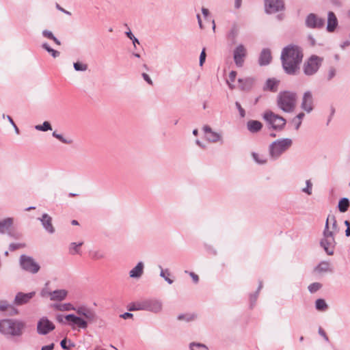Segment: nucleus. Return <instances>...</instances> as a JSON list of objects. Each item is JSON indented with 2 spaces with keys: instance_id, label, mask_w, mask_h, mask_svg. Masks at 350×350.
Wrapping results in <instances>:
<instances>
[{
  "instance_id": "f257e3e1",
  "label": "nucleus",
  "mask_w": 350,
  "mask_h": 350,
  "mask_svg": "<svg viewBox=\"0 0 350 350\" xmlns=\"http://www.w3.org/2000/svg\"><path fill=\"white\" fill-rule=\"evenodd\" d=\"M303 53L300 47L290 44L283 49L281 54L282 66L288 75H295L302 61Z\"/></svg>"
},
{
  "instance_id": "f03ea898",
  "label": "nucleus",
  "mask_w": 350,
  "mask_h": 350,
  "mask_svg": "<svg viewBox=\"0 0 350 350\" xmlns=\"http://www.w3.org/2000/svg\"><path fill=\"white\" fill-rule=\"evenodd\" d=\"M338 231L336 217L333 215H328L325 228L323 230V238L321 241V245L328 255H333L336 246L334 234Z\"/></svg>"
},
{
  "instance_id": "7ed1b4c3",
  "label": "nucleus",
  "mask_w": 350,
  "mask_h": 350,
  "mask_svg": "<svg viewBox=\"0 0 350 350\" xmlns=\"http://www.w3.org/2000/svg\"><path fill=\"white\" fill-rule=\"evenodd\" d=\"M26 323L16 319H6L0 321V333L8 338H19L26 329Z\"/></svg>"
},
{
  "instance_id": "20e7f679",
  "label": "nucleus",
  "mask_w": 350,
  "mask_h": 350,
  "mask_svg": "<svg viewBox=\"0 0 350 350\" xmlns=\"http://www.w3.org/2000/svg\"><path fill=\"white\" fill-rule=\"evenodd\" d=\"M297 99L296 92L283 91L277 96V105L284 112L291 113L295 109Z\"/></svg>"
},
{
  "instance_id": "39448f33",
  "label": "nucleus",
  "mask_w": 350,
  "mask_h": 350,
  "mask_svg": "<svg viewBox=\"0 0 350 350\" xmlns=\"http://www.w3.org/2000/svg\"><path fill=\"white\" fill-rule=\"evenodd\" d=\"M293 141L289 138H284L274 141L269 146V154L272 159H276L287 150L292 145Z\"/></svg>"
},
{
  "instance_id": "423d86ee",
  "label": "nucleus",
  "mask_w": 350,
  "mask_h": 350,
  "mask_svg": "<svg viewBox=\"0 0 350 350\" xmlns=\"http://www.w3.org/2000/svg\"><path fill=\"white\" fill-rule=\"evenodd\" d=\"M263 118L269 126L275 131H282L286 125V120L275 113L267 111L263 115Z\"/></svg>"
},
{
  "instance_id": "0eeeda50",
  "label": "nucleus",
  "mask_w": 350,
  "mask_h": 350,
  "mask_svg": "<svg viewBox=\"0 0 350 350\" xmlns=\"http://www.w3.org/2000/svg\"><path fill=\"white\" fill-rule=\"evenodd\" d=\"M322 62L323 58L315 55H311L303 65L304 73L307 76L314 75L319 69Z\"/></svg>"
},
{
  "instance_id": "6e6552de",
  "label": "nucleus",
  "mask_w": 350,
  "mask_h": 350,
  "mask_svg": "<svg viewBox=\"0 0 350 350\" xmlns=\"http://www.w3.org/2000/svg\"><path fill=\"white\" fill-rule=\"evenodd\" d=\"M19 261L21 268L27 272L34 274L40 270V265L30 256L23 254Z\"/></svg>"
},
{
  "instance_id": "1a4fd4ad",
  "label": "nucleus",
  "mask_w": 350,
  "mask_h": 350,
  "mask_svg": "<svg viewBox=\"0 0 350 350\" xmlns=\"http://www.w3.org/2000/svg\"><path fill=\"white\" fill-rule=\"evenodd\" d=\"M55 326L47 317H42L37 323L36 331L39 335H46L54 330Z\"/></svg>"
},
{
  "instance_id": "9d476101",
  "label": "nucleus",
  "mask_w": 350,
  "mask_h": 350,
  "mask_svg": "<svg viewBox=\"0 0 350 350\" xmlns=\"http://www.w3.org/2000/svg\"><path fill=\"white\" fill-rule=\"evenodd\" d=\"M301 109L310 113L314 109V98L311 91H306L301 97L300 105Z\"/></svg>"
},
{
  "instance_id": "9b49d317",
  "label": "nucleus",
  "mask_w": 350,
  "mask_h": 350,
  "mask_svg": "<svg viewBox=\"0 0 350 350\" xmlns=\"http://www.w3.org/2000/svg\"><path fill=\"white\" fill-rule=\"evenodd\" d=\"M247 56V49L243 44H239L233 51V59L237 67H242Z\"/></svg>"
},
{
  "instance_id": "f8f14e48",
  "label": "nucleus",
  "mask_w": 350,
  "mask_h": 350,
  "mask_svg": "<svg viewBox=\"0 0 350 350\" xmlns=\"http://www.w3.org/2000/svg\"><path fill=\"white\" fill-rule=\"evenodd\" d=\"M283 0H265V12L267 14L275 13L283 10Z\"/></svg>"
},
{
  "instance_id": "ddd939ff",
  "label": "nucleus",
  "mask_w": 350,
  "mask_h": 350,
  "mask_svg": "<svg viewBox=\"0 0 350 350\" xmlns=\"http://www.w3.org/2000/svg\"><path fill=\"white\" fill-rule=\"evenodd\" d=\"M74 310L76 311L79 315L84 317L89 323H93L97 320L98 317L95 312L87 307L79 306L75 308Z\"/></svg>"
},
{
  "instance_id": "4468645a",
  "label": "nucleus",
  "mask_w": 350,
  "mask_h": 350,
  "mask_svg": "<svg viewBox=\"0 0 350 350\" xmlns=\"http://www.w3.org/2000/svg\"><path fill=\"white\" fill-rule=\"evenodd\" d=\"M144 305L145 310L153 313H159L163 309V304L161 301L158 299H146L144 300Z\"/></svg>"
},
{
  "instance_id": "2eb2a0df",
  "label": "nucleus",
  "mask_w": 350,
  "mask_h": 350,
  "mask_svg": "<svg viewBox=\"0 0 350 350\" xmlns=\"http://www.w3.org/2000/svg\"><path fill=\"white\" fill-rule=\"evenodd\" d=\"M65 319L70 322L71 326L77 325L81 329H86L89 322L87 319L84 320L81 317L75 316V314H72L66 315L65 317Z\"/></svg>"
},
{
  "instance_id": "dca6fc26",
  "label": "nucleus",
  "mask_w": 350,
  "mask_h": 350,
  "mask_svg": "<svg viewBox=\"0 0 350 350\" xmlns=\"http://www.w3.org/2000/svg\"><path fill=\"white\" fill-rule=\"evenodd\" d=\"M35 291H32L28 293L18 292L15 296L14 304L16 306L26 304L30 301L31 299L35 296Z\"/></svg>"
},
{
  "instance_id": "f3484780",
  "label": "nucleus",
  "mask_w": 350,
  "mask_h": 350,
  "mask_svg": "<svg viewBox=\"0 0 350 350\" xmlns=\"http://www.w3.org/2000/svg\"><path fill=\"white\" fill-rule=\"evenodd\" d=\"M202 129L205 133L206 139L208 142L213 143L220 142L221 143H222V137L221 134L213 131L209 126L205 125L203 126Z\"/></svg>"
},
{
  "instance_id": "a211bd4d",
  "label": "nucleus",
  "mask_w": 350,
  "mask_h": 350,
  "mask_svg": "<svg viewBox=\"0 0 350 350\" xmlns=\"http://www.w3.org/2000/svg\"><path fill=\"white\" fill-rule=\"evenodd\" d=\"M324 20L318 18L314 14H310L306 20V25L310 28H320L324 25Z\"/></svg>"
},
{
  "instance_id": "6ab92c4d",
  "label": "nucleus",
  "mask_w": 350,
  "mask_h": 350,
  "mask_svg": "<svg viewBox=\"0 0 350 350\" xmlns=\"http://www.w3.org/2000/svg\"><path fill=\"white\" fill-rule=\"evenodd\" d=\"M43 228L50 234L55 232V228L52 224V217L46 213H44L42 217L39 218Z\"/></svg>"
},
{
  "instance_id": "aec40b11",
  "label": "nucleus",
  "mask_w": 350,
  "mask_h": 350,
  "mask_svg": "<svg viewBox=\"0 0 350 350\" xmlns=\"http://www.w3.org/2000/svg\"><path fill=\"white\" fill-rule=\"evenodd\" d=\"M48 294L50 296V299L51 301H60L64 300L66 297L68 295V291L64 289H59L53 291L52 292H49Z\"/></svg>"
},
{
  "instance_id": "412c9836",
  "label": "nucleus",
  "mask_w": 350,
  "mask_h": 350,
  "mask_svg": "<svg viewBox=\"0 0 350 350\" xmlns=\"http://www.w3.org/2000/svg\"><path fill=\"white\" fill-rule=\"evenodd\" d=\"M272 57L269 49H264L261 51L258 59L259 64L260 66L268 65L271 61Z\"/></svg>"
},
{
  "instance_id": "4be33fe9",
  "label": "nucleus",
  "mask_w": 350,
  "mask_h": 350,
  "mask_svg": "<svg viewBox=\"0 0 350 350\" xmlns=\"http://www.w3.org/2000/svg\"><path fill=\"white\" fill-rule=\"evenodd\" d=\"M144 265L139 262L137 265L129 271V276L133 278H139L144 273Z\"/></svg>"
},
{
  "instance_id": "5701e85b",
  "label": "nucleus",
  "mask_w": 350,
  "mask_h": 350,
  "mask_svg": "<svg viewBox=\"0 0 350 350\" xmlns=\"http://www.w3.org/2000/svg\"><path fill=\"white\" fill-rule=\"evenodd\" d=\"M338 25L337 18L332 12H329L327 15V29L328 31H333Z\"/></svg>"
},
{
  "instance_id": "b1692460",
  "label": "nucleus",
  "mask_w": 350,
  "mask_h": 350,
  "mask_svg": "<svg viewBox=\"0 0 350 350\" xmlns=\"http://www.w3.org/2000/svg\"><path fill=\"white\" fill-rule=\"evenodd\" d=\"M262 124L258 120H249L247 122V128L248 131L252 133H255L261 130Z\"/></svg>"
},
{
  "instance_id": "393cba45",
  "label": "nucleus",
  "mask_w": 350,
  "mask_h": 350,
  "mask_svg": "<svg viewBox=\"0 0 350 350\" xmlns=\"http://www.w3.org/2000/svg\"><path fill=\"white\" fill-rule=\"evenodd\" d=\"M315 271L319 273H327V272H332L333 270L331 267V265L327 261H322L315 268Z\"/></svg>"
},
{
  "instance_id": "a878e982",
  "label": "nucleus",
  "mask_w": 350,
  "mask_h": 350,
  "mask_svg": "<svg viewBox=\"0 0 350 350\" xmlns=\"http://www.w3.org/2000/svg\"><path fill=\"white\" fill-rule=\"evenodd\" d=\"M239 87L242 90H250L254 83V79L252 78L239 79Z\"/></svg>"
},
{
  "instance_id": "bb28decb",
  "label": "nucleus",
  "mask_w": 350,
  "mask_h": 350,
  "mask_svg": "<svg viewBox=\"0 0 350 350\" xmlns=\"http://www.w3.org/2000/svg\"><path fill=\"white\" fill-rule=\"evenodd\" d=\"M9 309H11L10 314L14 315L18 313V310L14 308L12 306L9 304V303L5 300H0V310L1 311H6Z\"/></svg>"
},
{
  "instance_id": "cd10ccee",
  "label": "nucleus",
  "mask_w": 350,
  "mask_h": 350,
  "mask_svg": "<svg viewBox=\"0 0 350 350\" xmlns=\"http://www.w3.org/2000/svg\"><path fill=\"white\" fill-rule=\"evenodd\" d=\"M13 220L12 218H6L0 221V233H5L9 230L12 225Z\"/></svg>"
},
{
  "instance_id": "c85d7f7f",
  "label": "nucleus",
  "mask_w": 350,
  "mask_h": 350,
  "mask_svg": "<svg viewBox=\"0 0 350 350\" xmlns=\"http://www.w3.org/2000/svg\"><path fill=\"white\" fill-rule=\"evenodd\" d=\"M279 81L275 79H269L266 82L265 90H269L271 92H276L278 90Z\"/></svg>"
},
{
  "instance_id": "c756f323",
  "label": "nucleus",
  "mask_w": 350,
  "mask_h": 350,
  "mask_svg": "<svg viewBox=\"0 0 350 350\" xmlns=\"http://www.w3.org/2000/svg\"><path fill=\"white\" fill-rule=\"evenodd\" d=\"M350 206V202L348 198H343L338 202V209L340 212H346Z\"/></svg>"
},
{
  "instance_id": "7c9ffc66",
  "label": "nucleus",
  "mask_w": 350,
  "mask_h": 350,
  "mask_svg": "<svg viewBox=\"0 0 350 350\" xmlns=\"http://www.w3.org/2000/svg\"><path fill=\"white\" fill-rule=\"evenodd\" d=\"M144 300L141 301H137L135 303H133L129 306V311H135V310H145L144 308Z\"/></svg>"
},
{
  "instance_id": "2f4dec72",
  "label": "nucleus",
  "mask_w": 350,
  "mask_h": 350,
  "mask_svg": "<svg viewBox=\"0 0 350 350\" xmlns=\"http://www.w3.org/2000/svg\"><path fill=\"white\" fill-rule=\"evenodd\" d=\"M315 307L317 310L325 311L327 309L328 306L323 299H318L315 301Z\"/></svg>"
},
{
  "instance_id": "473e14b6",
  "label": "nucleus",
  "mask_w": 350,
  "mask_h": 350,
  "mask_svg": "<svg viewBox=\"0 0 350 350\" xmlns=\"http://www.w3.org/2000/svg\"><path fill=\"white\" fill-rule=\"evenodd\" d=\"M304 116L305 113L304 112H300L293 119V122L295 124V128L296 130H298L299 129L301 124V121Z\"/></svg>"
},
{
  "instance_id": "72a5a7b5",
  "label": "nucleus",
  "mask_w": 350,
  "mask_h": 350,
  "mask_svg": "<svg viewBox=\"0 0 350 350\" xmlns=\"http://www.w3.org/2000/svg\"><path fill=\"white\" fill-rule=\"evenodd\" d=\"M42 34L44 37L53 40V42L56 44H57V45L61 44L60 41L53 35V33L51 31L45 29V30L42 31Z\"/></svg>"
},
{
  "instance_id": "f704fd0d",
  "label": "nucleus",
  "mask_w": 350,
  "mask_h": 350,
  "mask_svg": "<svg viewBox=\"0 0 350 350\" xmlns=\"http://www.w3.org/2000/svg\"><path fill=\"white\" fill-rule=\"evenodd\" d=\"M83 242H80L79 243H76L75 242L71 243L69 247L70 253L72 255L79 254L80 247L83 245Z\"/></svg>"
},
{
  "instance_id": "c9c22d12",
  "label": "nucleus",
  "mask_w": 350,
  "mask_h": 350,
  "mask_svg": "<svg viewBox=\"0 0 350 350\" xmlns=\"http://www.w3.org/2000/svg\"><path fill=\"white\" fill-rule=\"evenodd\" d=\"M53 136L57 139H59L61 142L66 144H71L73 142V140L70 138H65L62 135L57 133L56 131L53 133Z\"/></svg>"
},
{
  "instance_id": "e433bc0d",
  "label": "nucleus",
  "mask_w": 350,
  "mask_h": 350,
  "mask_svg": "<svg viewBox=\"0 0 350 350\" xmlns=\"http://www.w3.org/2000/svg\"><path fill=\"white\" fill-rule=\"evenodd\" d=\"M252 155L254 161L258 164H264L267 162V159L263 155L256 152H252Z\"/></svg>"
},
{
  "instance_id": "4c0bfd02",
  "label": "nucleus",
  "mask_w": 350,
  "mask_h": 350,
  "mask_svg": "<svg viewBox=\"0 0 350 350\" xmlns=\"http://www.w3.org/2000/svg\"><path fill=\"white\" fill-rule=\"evenodd\" d=\"M35 129L38 131H47L49 130H52L51 124L47 121L44 122L42 124L36 125L35 126Z\"/></svg>"
},
{
  "instance_id": "58836bf2",
  "label": "nucleus",
  "mask_w": 350,
  "mask_h": 350,
  "mask_svg": "<svg viewBox=\"0 0 350 350\" xmlns=\"http://www.w3.org/2000/svg\"><path fill=\"white\" fill-rule=\"evenodd\" d=\"M42 46L48 53H49L53 57L55 58L59 55V52L51 48L47 43L42 44Z\"/></svg>"
},
{
  "instance_id": "ea45409f",
  "label": "nucleus",
  "mask_w": 350,
  "mask_h": 350,
  "mask_svg": "<svg viewBox=\"0 0 350 350\" xmlns=\"http://www.w3.org/2000/svg\"><path fill=\"white\" fill-rule=\"evenodd\" d=\"M159 268L161 269L160 276L163 278L168 284H172L173 280L168 277L170 275L168 270L166 269L164 271L161 266H159Z\"/></svg>"
},
{
  "instance_id": "a19ab883",
  "label": "nucleus",
  "mask_w": 350,
  "mask_h": 350,
  "mask_svg": "<svg viewBox=\"0 0 350 350\" xmlns=\"http://www.w3.org/2000/svg\"><path fill=\"white\" fill-rule=\"evenodd\" d=\"M74 68L77 71H85L88 69V65L82 62H75L73 64Z\"/></svg>"
},
{
  "instance_id": "79ce46f5",
  "label": "nucleus",
  "mask_w": 350,
  "mask_h": 350,
  "mask_svg": "<svg viewBox=\"0 0 350 350\" xmlns=\"http://www.w3.org/2000/svg\"><path fill=\"white\" fill-rule=\"evenodd\" d=\"M322 287V284L319 282H314L308 286V291L311 293H314Z\"/></svg>"
},
{
  "instance_id": "37998d69",
  "label": "nucleus",
  "mask_w": 350,
  "mask_h": 350,
  "mask_svg": "<svg viewBox=\"0 0 350 350\" xmlns=\"http://www.w3.org/2000/svg\"><path fill=\"white\" fill-rule=\"evenodd\" d=\"M190 349L191 350H208L204 345L194 342L190 344Z\"/></svg>"
},
{
  "instance_id": "c03bdc74",
  "label": "nucleus",
  "mask_w": 350,
  "mask_h": 350,
  "mask_svg": "<svg viewBox=\"0 0 350 350\" xmlns=\"http://www.w3.org/2000/svg\"><path fill=\"white\" fill-rule=\"evenodd\" d=\"M306 184V187L302 189V191L307 193L308 195H311L312 191V184L310 180H307Z\"/></svg>"
},
{
  "instance_id": "a18cd8bd",
  "label": "nucleus",
  "mask_w": 350,
  "mask_h": 350,
  "mask_svg": "<svg viewBox=\"0 0 350 350\" xmlns=\"http://www.w3.org/2000/svg\"><path fill=\"white\" fill-rule=\"evenodd\" d=\"M26 247L25 243H10L9 245V250L10 251H14L21 248H24Z\"/></svg>"
},
{
  "instance_id": "49530a36",
  "label": "nucleus",
  "mask_w": 350,
  "mask_h": 350,
  "mask_svg": "<svg viewBox=\"0 0 350 350\" xmlns=\"http://www.w3.org/2000/svg\"><path fill=\"white\" fill-rule=\"evenodd\" d=\"M58 309L61 311L74 310L75 307L71 304H64L59 306Z\"/></svg>"
},
{
  "instance_id": "de8ad7c7",
  "label": "nucleus",
  "mask_w": 350,
  "mask_h": 350,
  "mask_svg": "<svg viewBox=\"0 0 350 350\" xmlns=\"http://www.w3.org/2000/svg\"><path fill=\"white\" fill-rule=\"evenodd\" d=\"M196 318L194 314H180L178 316V320H185L187 321H190L193 320Z\"/></svg>"
},
{
  "instance_id": "09e8293b",
  "label": "nucleus",
  "mask_w": 350,
  "mask_h": 350,
  "mask_svg": "<svg viewBox=\"0 0 350 350\" xmlns=\"http://www.w3.org/2000/svg\"><path fill=\"white\" fill-rule=\"evenodd\" d=\"M237 76V72L236 71H231L229 74V81H227L230 88L232 89L234 87L230 84V82H234L235 81Z\"/></svg>"
},
{
  "instance_id": "8fccbe9b",
  "label": "nucleus",
  "mask_w": 350,
  "mask_h": 350,
  "mask_svg": "<svg viewBox=\"0 0 350 350\" xmlns=\"http://www.w3.org/2000/svg\"><path fill=\"white\" fill-rule=\"evenodd\" d=\"M262 286V282H260L259 284V286L258 287L256 293L254 295H251L250 301H251L252 306H253V304L256 302V301L257 299L258 295V292L261 289Z\"/></svg>"
},
{
  "instance_id": "3c124183",
  "label": "nucleus",
  "mask_w": 350,
  "mask_h": 350,
  "mask_svg": "<svg viewBox=\"0 0 350 350\" xmlns=\"http://www.w3.org/2000/svg\"><path fill=\"white\" fill-rule=\"evenodd\" d=\"M126 35L129 39H131L133 41V44L135 47L136 46V44L139 43L138 39L133 36V34L130 30L126 32Z\"/></svg>"
},
{
  "instance_id": "603ef678",
  "label": "nucleus",
  "mask_w": 350,
  "mask_h": 350,
  "mask_svg": "<svg viewBox=\"0 0 350 350\" xmlns=\"http://www.w3.org/2000/svg\"><path fill=\"white\" fill-rule=\"evenodd\" d=\"M336 70L334 67H330L328 70L327 79L330 81L336 75Z\"/></svg>"
},
{
  "instance_id": "864d4df0",
  "label": "nucleus",
  "mask_w": 350,
  "mask_h": 350,
  "mask_svg": "<svg viewBox=\"0 0 350 350\" xmlns=\"http://www.w3.org/2000/svg\"><path fill=\"white\" fill-rule=\"evenodd\" d=\"M235 105H236L237 109L239 110L241 117H242V118L245 117V110L242 108L241 104L239 102H236Z\"/></svg>"
},
{
  "instance_id": "5fc2aeb1",
  "label": "nucleus",
  "mask_w": 350,
  "mask_h": 350,
  "mask_svg": "<svg viewBox=\"0 0 350 350\" xmlns=\"http://www.w3.org/2000/svg\"><path fill=\"white\" fill-rule=\"evenodd\" d=\"M205 59H206L205 49H203L200 53V66H202L203 65V64L205 62Z\"/></svg>"
},
{
  "instance_id": "6e6d98bb",
  "label": "nucleus",
  "mask_w": 350,
  "mask_h": 350,
  "mask_svg": "<svg viewBox=\"0 0 350 350\" xmlns=\"http://www.w3.org/2000/svg\"><path fill=\"white\" fill-rule=\"evenodd\" d=\"M92 258L94 259H96V260H98V259H101L104 257L103 254L102 253H100V252L98 251H96V252H94L92 254Z\"/></svg>"
},
{
  "instance_id": "4d7b16f0",
  "label": "nucleus",
  "mask_w": 350,
  "mask_h": 350,
  "mask_svg": "<svg viewBox=\"0 0 350 350\" xmlns=\"http://www.w3.org/2000/svg\"><path fill=\"white\" fill-rule=\"evenodd\" d=\"M142 77L148 84H150V85L153 84L152 79H150V77H149V75L148 74L142 73Z\"/></svg>"
},
{
  "instance_id": "13d9d810",
  "label": "nucleus",
  "mask_w": 350,
  "mask_h": 350,
  "mask_svg": "<svg viewBox=\"0 0 350 350\" xmlns=\"http://www.w3.org/2000/svg\"><path fill=\"white\" fill-rule=\"evenodd\" d=\"M345 225L347 226V229L345 230V235L349 237L350 235V221L346 220L345 221Z\"/></svg>"
},
{
  "instance_id": "bf43d9fd",
  "label": "nucleus",
  "mask_w": 350,
  "mask_h": 350,
  "mask_svg": "<svg viewBox=\"0 0 350 350\" xmlns=\"http://www.w3.org/2000/svg\"><path fill=\"white\" fill-rule=\"evenodd\" d=\"M66 342H67V340L66 338L63 339L61 342H60V345L62 347V349H66V350H68L70 349V347H68L67 345H66Z\"/></svg>"
},
{
  "instance_id": "052dcab7",
  "label": "nucleus",
  "mask_w": 350,
  "mask_h": 350,
  "mask_svg": "<svg viewBox=\"0 0 350 350\" xmlns=\"http://www.w3.org/2000/svg\"><path fill=\"white\" fill-rule=\"evenodd\" d=\"M189 275L191 277V278L193 279V282L195 283H198V281H199V278H198V275H196V273H194L193 272H191L189 273Z\"/></svg>"
},
{
  "instance_id": "680f3d73",
  "label": "nucleus",
  "mask_w": 350,
  "mask_h": 350,
  "mask_svg": "<svg viewBox=\"0 0 350 350\" xmlns=\"http://www.w3.org/2000/svg\"><path fill=\"white\" fill-rule=\"evenodd\" d=\"M133 314L132 313H130V312H125L122 314L120 315V317L124 319H129V318H131L133 317Z\"/></svg>"
},
{
  "instance_id": "e2e57ef3",
  "label": "nucleus",
  "mask_w": 350,
  "mask_h": 350,
  "mask_svg": "<svg viewBox=\"0 0 350 350\" xmlns=\"http://www.w3.org/2000/svg\"><path fill=\"white\" fill-rule=\"evenodd\" d=\"M56 8L57 10H59V11L68 14V15H71V13L66 10H64L63 8H62L59 4H56Z\"/></svg>"
},
{
  "instance_id": "0e129e2a",
  "label": "nucleus",
  "mask_w": 350,
  "mask_h": 350,
  "mask_svg": "<svg viewBox=\"0 0 350 350\" xmlns=\"http://www.w3.org/2000/svg\"><path fill=\"white\" fill-rule=\"evenodd\" d=\"M54 348V344L51 343V345L43 346L41 348V350H53Z\"/></svg>"
},
{
  "instance_id": "69168bd1",
  "label": "nucleus",
  "mask_w": 350,
  "mask_h": 350,
  "mask_svg": "<svg viewBox=\"0 0 350 350\" xmlns=\"http://www.w3.org/2000/svg\"><path fill=\"white\" fill-rule=\"evenodd\" d=\"M319 333L321 336H323V338H325V340L326 341H328V338L325 334V332L321 329V328H319Z\"/></svg>"
},
{
  "instance_id": "338daca9",
  "label": "nucleus",
  "mask_w": 350,
  "mask_h": 350,
  "mask_svg": "<svg viewBox=\"0 0 350 350\" xmlns=\"http://www.w3.org/2000/svg\"><path fill=\"white\" fill-rule=\"evenodd\" d=\"M202 14L204 15V18H206L209 14L208 10L206 8H202Z\"/></svg>"
},
{
  "instance_id": "774afa93",
  "label": "nucleus",
  "mask_w": 350,
  "mask_h": 350,
  "mask_svg": "<svg viewBox=\"0 0 350 350\" xmlns=\"http://www.w3.org/2000/svg\"><path fill=\"white\" fill-rule=\"evenodd\" d=\"M241 2H242L241 0H235V2H234L235 8H237V9L239 8L241 5Z\"/></svg>"
}]
</instances>
